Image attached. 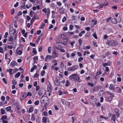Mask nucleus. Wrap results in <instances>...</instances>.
Returning <instances> with one entry per match:
<instances>
[{
    "mask_svg": "<svg viewBox=\"0 0 123 123\" xmlns=\"http://www.w3.org/2000/svg\"><path fill=\"white\" fill-rule=\"evenodd\" d=\"M49 100V98L47 97H45L41 101V103H45L46 104H47L48 103V102Z\"/></svg>",
    "mask_w": 123,
    "mask_h": 123,
    "instance_id": "nucleus-4",
    "label": "nucleus"
},
{
    "mask_svg": "<svg viewBox=\"0 0 123 123\" xmlns=\"http://www.w3.org/2000/svg\"><path fill=\"white\" fill-rule=\"evenodd\" d=\"M111 22L114 24H117V22L116 19L115 18H112V19H111Z\"/></svg>",
    "mask_w": 123,
    "mask_h": 123,
    "instance_id": "nucleus-14",
    "label": "nucleus"
},
{
    "mask_svg": "<svg viewBox=\"0 0 123 123\" xmlns=\"http://www.w3.org/2000/svg\"><path fill=\"white\" fill-rule=\"evenodd\" d=\"M47 120V118L45 117H43L42 118V122L43 123H45Z\"/></svg>",
    "mask_w": 123,
    "mask_h": 123,
    "instance_id": "nucleus-24",
    "label": "nucleus"
},
{
    "mask_svg": "<svg viewBox=\"0 0 123 123\" xmlns=\"http://www.w3.org/2000/svg\"><path fill=\"white\" fill-rule=\"evenodd\" d=\"M68 78L70 80L75 82L80 83L81 81L80 77L76 74H72L68 77Z\"/></svg>",
    "mask_w": 123,
    "mask_h": 123,
    "instance_id": "nucleus-1",
    "label": "nucleus"
},
{
    "mask_svg": "<svg viewBox=\"0 0 123 123\" xmlns=\"http://www.w3.org/2000/svg\"><path fill=\"white\" fill-rule=\"evenodd\" d=\"M110 63L111 62L110 61H109L107 63H103V66L104 67H105L106 66H110L111 64Z\"/></svg>",
    "mask_w": 123,
    "mask_h": 123,
    "instance_id": "nucleus-10",
    "label": "nucleus"
},
{
    "mask_svg": "<svg viewBox=\"0 0 123 123\" xmlns=\"http://www.w3.org/2000/svg\"><path fill=\"white\" fill-rule=\"evenodd\" d=\"M8 48H9L10 49H12L13 48V47L12 45H8L7 46Z\"/></svg>",
    "mask_w": 123,
    "mask_h": 123,
    "instance_id": "nucleus-63",
    "label": "nucleus"
},
{
    "mask_svg": "<svg viewBox=\"0 0 123 123\" xmlns=\"http://www.w3.org/2000/svg\"><path fill=\"white\" fill-rule=\"evenodd\" d=\"M36 16H34L32 18L31 21L30 23L31 24H32L33 22L34 21V20L36 18Z\"/></svg>",
    "mask_w": 123,
    "mask_h": 123,
    "instance_id": "nucleus-21",
    "label": "nucleus"
},
{
    "mask_svg": "<svg viewBox=\"0 0 123 123\" xmlns=\"http://www.w3.org/2000/svg\"><path fill=\"white\" fill-rule=\"evenodd\" d=\"M116 118V115L114 114H112L111 118V120L112 121H113L115 123V120Z\"/></svg>",
    "mask_w": 123,
    "mask_h": 123,
    "instance_id": "nucleus-8",
    "label": "nucleus"
},
{
    "mask_svg": "<svg viewBox=\"0 0 123 123\" xmlns=\"http://www.w3.org/2000/svg\"><path fill=\"white\" fill-rule=\"evenodd\" d=\"M108 94L110 95H111L110 96L113 97H114V94L112 93L109 92L108 93Z\"/></svg>",
    "mask_w": 123,
    "mask_h": 123,
    "instance_id": "nucleus-59",
    "label": "nucleus"
},
{
    "mask_svg": "<svg viewBox=\"0 0 123 123\" xmlns=\"http://www.w3.org/2000/svg\"><path fill=\"white\" fill-rule=\"evenodd\" d=\"M108 3L106 2V4H105V3H104V4L103 5H99V7L100 8H101L103 7V6H107L108 5Z\"/></svg>",
    "mask_w": 123,
    "mask_h": 123,
    "instance_id": "nucleus-16",
    "label": "nucleus"
},
{
    "mask_svg": "<svg viewBox=\"0 0 123 123\" xmlns=\"http://www.w3.org/2000/svg\"><path fill=\"white\" fill-rule=\"evenodd\" d=\"M33 107H30L29 109V111L30 112H31L33 111Z\"/></svg>",
    "mask_w": 123,
    "mask_h": 123,
    "instance_id": "nucleus-42",
    "label": "nucleus"
},
{
    "mask_svg": "<svg viewBox=\"0 0 123 123\" xmlns=\"http://www.w3.org/2000/svg\"><path fill=\"white\" fill-rule=\"evenodd\" d=\"M1 112L2 115L4 114L5 113V111L3 108L1 109Z\"/></svg>",
    "mask_w": 123,
    "mask_h": 123,
    "instance_id": "nucleus-29",
    "label": "nucleus"
},
{
    "mask_svg": "<svg viewBox=\"0 0 123 123\" xmlns=\"http://www.w3.org/2000/svg\"><path fill=\"white\" fill-rule=\"evenodd\" d=\"M47 16H49V14H50V10L49 8H47Z\"/></svg>",
    "mask_w": 123,
    "mask_h": 123,
    "instance_id": "nucleus-55",
    "label": "nucleus"
},
{
    "mask_svg": "<svg viewBox=\"0 0 123 123\" xmlns=\"http://www.w3.org/2000/svg\"><path fill=\"white\" fill-rule=\"evenodd\" d=\"M8 55V54H5V58L6 59H9V62L8 63V64H9V63H10V60L9 57L8 58V55Z\"/></svg>",
    "mask_w": 123,
    "mask_h": 123,
    "instance_id": "nucleus-27",
    "label": "nucleus"
},
{
    "mask_svg": "<svg viewBox=\"0 0 123 123\" xmlns=\"http://www.w3.org/2000/svg\"><path fill=\"white\" fill-rule=\"evenodd\" d=\"M22 51L21 50H18L17 52V54H22Z\"/></svg>",
    "mask_w": 123,
    "mask_h": 123,
    "instance_id": "nucleus-57",
    "label": "nucleus"
},
{
    "mask_svg": "<svg viewBox=\"0 0 123 123\" xmlns=\"http://www.w3.org/2000/svg\"><path fill=\"white\" fill-rule=\"evenodd\" d=\"M78 67V65H74L72 67H69L68 68L67 70L69 71H73L77 69Z\"/></svg>",
    "mask_w": 123,
    "mask_h": 123,
    "instance_id": "nucleus-3",
    "label": "nucleus"
},
{
    "mask_svg": "<svg viewBox=\"0 0 123 123\" xmlns=\"http://www.w3.org/2000/svg\"><path fill=\"white\" fill-rule=\"evenodd\" d=\"M32 93L31 92H28L27 93V94L26 96H25V98L27 97V96H32Z\"/></svg>",
    "mask_w": 123,
    "mask_h": 123,
    "instance_id": "nucleus-32",
    "label": "nucleus"
},
{
    "mask_svg": "<svg viewBox=\"0 0 123 123\" xmlns=\"http://www.w3.org/2000/svg\"><path fill=\"white\" fill-rule=\"evenodd\" d=\"M54 83L55 85L57 86H59L60 84V82H59L58 80H55Z\"/></svg>",
    "mask_w": 123,
    "mask_h": 123,
    "instance_id": "nucleus-15",
    "label": "nucleus"
},
{
    "mask_svg": "<svg viewBox=\"0 0 123 123\" xmlns=\"http://www.w3.org/2000/svg\"><path fill=\"white\" fill-rule=\"evenodd\" d=\"M31 120L32 121H34L35 120V118L34 117V115H32L31 116Z\"/></svg>",
    "mask_w": 123,
    "mask_h": 123,
    "instance_id": "nucleus-58",
    "label": "nucleus"
},
{
    "mask_svg": "<svg viewBox=\"0 0 123 123\" xmlns=\"http://www.w3.org/2000/svg\"><path fill=\"white\" fill-rule=\"evenodd\" d=\"M34 13V12L33 11H32L31 10V11L30 13V16L31 17H32L33 16V15Z\"/></svg>",
    "mask_w": 123,
    "mask_h": 123,
    "instance_id": "nucleus-28",
    "label": "nucleus"
},
{
    "mask_svg": "<svg viewBox=\"0 0 123 123\" xmlns=\"http://www.w3.org/2000/svg\"><path fill=\"white\" fill-rule=\"evenodd\" d=\"M26 18L28 22L31 19V17L28 15L26 16Z\"/></svg>",
    "mask_w": 123,
    "mask_h": 123,
    "instance_id": "nucleus-45",
    "label": "nucleus"
},
{
    "mask_svg": "<svg viewBox=\"0 0 123 123\" xmlns=\"http://www.w3.org/2000/svg\"><path fill=\"white\" fill-rule=\"evenodd\" d=\"M45 90L44 89H42L39 91L38 93V95L40 96L42 95L43 94V92H45Z\"/></svg>",
    "mask_w": 123,
    "mask_h": 123,
    "instance_id": "nucleus-12",
    "label": "nucleus"
},
{
    "mask_svg": "<svg viewBox=\"0 0 123 123\" xmlns=\"http://www.w3.org/2000/svg\"><path fill=\"white\" fill-rule=\"evenodd\" d=\"M45 73V71L43 70L41 71V75L42 76H43L44 74Z\"/></svg>",
    "mask_w": 123,
    "mask_h": 123,
    "instance_id": "nucleus-40",
    "label": "nucleus"
},
{
    "mask_svg": "<svg viewBox=\"0 0 123 123\" xmlns=\"http://www.w3.org/2000/svg\"><path fill=\"white\" fill-rule=\"evenodd\" d=\"M45 25V24L44 23H42L41 24L40 26L41 28H43Z\"/></svg>",
    "mask_w": 123,
    "mask_h": 123,
    "instance_id": "nucleus-33",
    "label": "nucleus"
},
{
    "mask_svg": "<svg viewBox=\"0 0 123 123\" xmlns=\"http://www.w3.org/2000/svg\"><path fill=\"white\" fill-rule=\"evenodd\" d=\"M92 22L94 21V22L93 23V25H95L97 23V20H92Z\"/></svg>",
    "mask_w": 123,
    "mask_h": 123,
    "instance_id": "nucleus-43",
    "label": "nucleus"
},
{
    "mask_svg": "<svg viewBox=\"0 0 123 123\" xmlns=\"http://www.w3.org/2000/svg\"><path fill=\"white\" fill-rule=\"evenodd\" d=\"M59 13L60 14H63L64 13V11L63 9V8H59Z\"/></svg>",
    "mask_w": 123,
    "mask_h": 123,
    "instance_id": "nucleus-23",
    "label": "nucleus"
},
{
    "mask_svg": "<svg viewBox=\"0 0 123 123\" xmlns=\"http://www.w3.org/2000/svg\"><path fill=\"white\" fill-rule=\"evenodd\" d=\"M19 5V3L18 2H17L16 3V4L14 5V7H17Z\"/></svg>",
    "mask_w": 123,
    "mask_h": 123,
    "instance_id": "nucleus-54",
    "label": "nucleus"
},
{
    "mask_svg": "<svg viewBox=\"0 0 123 123\" xmlns=\"http://www.w3.org/2000/svg\"><path fill=\"white\" fill-rule=\"evenodd\" d=\"M8 41H11V42L13 41V38L12 36H11L9 37V39H8Z\"/></svg>",
    "mask_w": 123,
    "mask_h": 123,
    "instance_id": "nucleus-56",
    "label": "nucleus"
},
{
    "mask_svg": "<svg viewBox=\"0 0 123 123\" xmlns=\"http://www.w3.org/2000/svg\"><path fill=\"white\" fill-rule=\"evenodd\" d=\"M34 60L35 63L38 60V58L37 56L34 57Z\"/></svg>",
    "mask_w": 123,
    "mask_h": 123,
    "instance_id": "nucleus-36",
    "label": "nucleus"
},
{
    "mask_svg": "<svg viewBox=\"0 0 123 123\" xmlns=\"http://www.w3.org/2000/svg\"><path fill=\"white\" fill-rule=\"evenodd\" d=\"M61 102L64 105L66 103L67 104V105L68 106H69L70 104V102L67 101L66 102L65 100L64 99H62L61 100Z\"/></svg>",
    "mask_w": 123,
    "mask_h": 123,
    "instance_id": "nucleus-9",
    "label": "nucleus"
},
{
    "mask_svg": "<svg viewBox=\"0 0 123 123\" xmlns=\"http://www.w3.org/2000/svg\"><path fill=\"white\" fill-rule=\"evenodd\" d=\"M92 43L95 47H97L98 46V45L97 44L96 42H95L94 41H93L92 42Z\"/></svg>",
    "mask_w": 123,
    "mask_h": 123,
    "instance_id": "nucleus-44",
    "label": "nucleus"
},
{
    "mask_svg": "<svg viewBox=\"0 0 123 123\" xmlns=\"http://www.w3.org/2000/svg\"><path fill=\"white\" fill-rule=\"evenodd\" d=\"M39 103V101L37 100L35 102L34 104L36 105H38Z\"/></svg>",
    "mask_w": 123,
    "mask_h": 123,
    "instance_id": "nucleus-46",
    "label": "nucleus"
},
{
    "mask_svg": "<svg viewBox=\"0 0 123 123\" xmlns=\"http://www.w3.org/2000/svg\"><path fill=\"white\" fill-rule=\"evenodd\" d=\"M109 88L112 91H114V86L112 84H110V86L109 87Z\"/></svg>",
    "mask_w": 123,
    "mask_h": 123,
    "instance_id": "nucleus-13",
    "label": "nucleus"
},
{
    "mask_svg": "<svg viewBox=\"0 0 123 123\" xmlns=\"http://www.w3.org/2000/svg\"><path fill=\"white\" fill-rule=\"evenodd\" d=\"M60 67L61 68H62L64 67V64L63 62H61V63Z\"/></svg>",
    "mask_w": 123,
    "mask_h": 123,
    "instance_id": "nucleus-51",
    "label": "nucleus"
},
{
    "mask_svg": "<svg viewBox=\"0 0 123 123\" xmlns=\"http://www.w3.org/2000/svg\"><path fill=\"white\" fill-rule=\"evenodd\" d=\"M96 39H97V37L96 33L93 34L92 35Z\"/></svg>",
    "mask_w": 123,
    "mask_h": 123,
    "instance_id": "nucleus-41",
    "label": "nucleus"
},
{
    "mask_svg": "<svg viewBox=\"0 0 123 123\" xmlns=\"http://www.w3.org/2000/svg\"><path fill=\"white\" fill-rule=\"evenodd\" d=\"M30 44L32 46L35 47L36 46V45L35 43H30Z\"/></svg>",
    "mask_w": 123,
    "mask_h": 123,
    "instance_id": "nucleus-64",
    "label": "nucleus"
},
{
    "mask_svg": "<svg viewBox=\"0 0 123 123\" xmlns=\"http://www.w3.org/2000/svg\"><path fill=\"white\" fill-rule=\"evenodd\" d=\"M14 12L15 10L14 8L12 9H11V13L12 14H13L14 13Z\"/></svg>",
    "mask_w": 123,
    "mask_h": 123,
    "instance_id": "nucleus-38",
    "label": "nucleus"
},
{
    "mask_svg": "<svg viewBox=\"0 0 123 123\" xmlns=\"http://www.w3.org/2000/svg\"><path fill=\"white\" fill-rule=\"evenodd\" d=\"M12 84L14 85H16L17 84V82L15 80H13L12 81Z\"/></svg>",
    "mask_w": 123,
    "mask_h": 123,
    "instance_id": "nucleus-47",
    "label": "nucleus"
},
{
    "mask_svg": "<svg viewBox=\"0 0 123 123\" xmlns=\"http://www.w3.org/2000/svg\"><path fill=\"white\" fill-rule=\"evenodd\" d=\"M20 72H18L14 76L15 78H18L20 75Z\"/></svg>",
    "mask_w": 123,
    "mask_h": 123,
    "instance_id": "nucleus-22",
    "label": "nucleus"
},
{
    "mask_svg": "<svg viewBox=\"0 0 123 123\" xmlns=\"http://www.w3.org/2000/svg\"><path fill=\"white\" fill-rule=\"evenodd\" d=\"M116 91L118 93H121V89L119 87H116Z\"/></svg>",
    "mask_w": 123,
    "mask_h": 123,
    "instance_id": "nucleus-11",
    "label": "nucleus"
},
{
    "mask_svg": "<svg viewBox=\"0 0 123 123\" xmlns=\"http://www.w3.org/2000/svg\"><path fill=\"white\" fill-rule=\"evenodd\" d=\"M67 18L66 17L64 16L62 20V22H65Z\"/></svg>",
    "mask_w": 123,
    "mask_h": 123,
    "instance_id": "nucleus-39",
    "label": "nucleus"
},
{
    "mask_svg": "<svg viewBox=\"0 0 123 123\" xmlns=\"http://www.w3.org/2000/svg\"><path fill=\"white\" fill-rule=\"evenodd\" d=\"M100 87V86L99 85L95 86L93 88L92 90V92H94L96 91H98Z\"/></svg>",
    "mask_w": 123,
    "mask_h": 123,
    "instance_id": "nucleus-5",
    "label": "nucleus"
},
{
    "mask_svg": "<svg viewBox=\"0 0 123 123\" xmlns=\"http://www.w3.org/2000/svg\"><path fill=\"white\" fill-rule=\"evenodd\" d=\"M34 76L35 78H37L38 76V74L37 71L36 73L34 74Z\"/></svg>",
    "mask_w": 123,
    "mask_h": 123,
    "instance_id": "nucleus-53",
    "label": "nucleus"
},
{
    "mask_svg": "<svg viewBox=\"0 0 123 123\" xmlns=\"http://www.w3.org/2000/svg\"><path fill=\"white\" fill-rule=\"evenodd\" d=\"M41 39V37H40V36H39L37 38V39H36L35 41V43H38V42L39 41L40 39Z\"/></svg>",
    "mask_w": 123,
    "mask_h": 123,
    "instance_id": "nucleus-30",
    "label": "nucleus"
},
{
    "mask_svg": "<svg viewBox=\"0 0 123 123\" xmlns=\"http://www.w3.org/2000/svg\"><path fill=\"white\" fill-rule=\"evenodd\" d=\"M88 85L90 86L91 87H93L94 86L93 83L90 82H88Z\"/></svg>",
    "mask_w": 123,
    "mask_h": 123,
    "instance_id": "nucleus-35",
    "label": "nucleus"
},
{
    "mask_svg": "<svg viewBox=\"0 0 123 123\" xmlns=\"http://www.w3.org/2000/svg\"><path fill=\"white\" fill-rule=\"evenodd\" d=\"M75 42L74 40H73L72 42H70V44L72 46H73L74 44L75 43Z\"/></svg>",
    "mask_w": 123,
    "mask_h": 123,
    "instance_id": "nucleus-50",
    "label": "nucleus"
},
{
    "mask_svg": "<svg viewBox=\"0 0 123 123\" xmlns=\"http://www.w3.org/2000/svg\"><path fill=\"white\" fill-rule=\"evenodd\" d=\"M37 66L36 65H34L33 67L31 68L30 71L31 72H33V71L35 69L37 68Z\"/></svg>",
    "mask_w": 123,
    "mask_h": 123,
    "instance_id": "nucleus-17",
    "label": "nucleus"
},
{
    "mask_svg": "<svg viewBox=\"0 0 123 123\" xmlns=\"http://www.w3.org/2000/svg\"><path fill=\"white\" fill-rule=\"evenodd\" d=\"M7 119V116H2L1 118L0 119L1 120H4V119L6 120Z\"/></svg>",
    "mask_w": 123,
    "mask_h": 123,
    "instance_id": "nucleus-25",
    "label": "nucleus"
},
{
    "mask_svg": "<svg viewBox=\"0 0 123 123\" xmlns=\"http://www.w3.org/2000/svg\"><path fill=\"white\" fill-rule=\"evenodd\" d=\"M17 64V63L16 62L13 61L10 64V66L12 68H13L15 66H16Z\"/></svg>",
    "mask_w": 123,
    "mask_h": 123,
    "instance_id": "nucleus-6",
    "label": "nucleus"
},
{
    "mask_svg": "<svg viewBox=\"0 0 123 123\" xmlns=\"http://www.w3.org/2000/svg\"><path fill=\"white\" fill-rule=\"evenodd\" d=\"M85 32V31L84 30L82 31L79 33V35L80 37H81L82 36V34H84Z\"/></svg>",
    "mask_w": 123,
    "mask_h": 123,
    "instance_id": "nucleus-20",
    "label": "nucleus"
},
{
    "mask_svg": "<svg viewBox=\"0 0 123 123\" xmlns=\"http://www.w3.org/2000/svg\"><path fill=\"white\" fill-rule=\"evenodd\" d=\"M52 58V57L49 55H48L45 58V61H47L48 59H49Z\"/></svg>",
    "mask_w": 123,
    "mask_h": 123,
    "instance_id": "nucleus-18",
    "label": "nucleus"
},
{
    "mask_svg": "<svg viewBox=\"0 0 123 123\" xmlns=\"http://www.w3.org/2000/svg\"><path fill=\"white\" fill-rule=\"evenodd\" d=\"M78 41L79 46H81L82 44V40L80 39Z\"/></svg>",
    "mask_w": 123,
    "mask_h": 123,
    "instance_id": "nucleus-34",
    "label": "nucleus"
},
{
    "mask_svg": "<svg viewBox=\"0 0 123 123\" xmlns=\"http://www.w3.org/2000/svg\"><path fill=\"white\" fill-rule=\"evenodd\" d=\"M111 17H110L107 18L106 20V21L107 22H109L110 21L111 19Z\"/></svg>",
    "mask_w": 123,
    "mask_h": 123,
    "instance_id": "nucleus-52",
    "label": "nucleus"
},
{
    "mask_svg": "<svg viewBox=\"0 0 123 123\" xmlns=\"http://www.w3.org/2000/svg\"><path fill=\"white\" fill-rule=\"evenodd\" d=\"M114 111L115 113L116 114L117 118H118L120 115L118 110L117 108H115L114 110Z\"/></svg>",
    "mask_w": 123,
    "mask_h": 123,
    "instance_id": "nucleus-7",
    "label": "nucleus"
},
{
    "mask_svg": "<svg viewBox=\"0 0 123 123\" xmlns=\"http://www.w3.org/2000/svg\"><path fill=\"white\" fill-rule=\"evenodd\" d=\"M106 44L109 46H116L118 44L117 42L114 40H108L106 42Z\"/></svg>",
    "mask_w": 123,
    "mask_h": 123,
    "instance_id": "nucleus-2",
    "label": "nucleus"
},
{
    "mask_svg": "<svg viewBox=\"0 0 123 123\" xmlns=\"http://www.w3.org/2000/svg\"><path fill=\"white\" fill-rule=\"evenodd\" d=\"M70 85V83L69 81L68 80H66L65 83V86L67 87L69 86Z\"/></svg>",
    "mask_w": 123,
    "mask_h": 123,
    "instance_id": "nucleus-26",
    "label": "nucleus"
},
{
    "mask_svg": "<svg viewBox=\"0 0 123 123\" xmlns=\"http://www.w3.org/2000/svg\"><path fill=\"white\" fill-rule=\"evenodd\" d=\"M12 69H7L6 70V71L9 72L10 75H12Z\"/></svg>",
    "mask_w": 123,
    "mask_h": 123,
    "instance_id": "nucleus-19",
    "label": "nucleus"
},
{
    "mask_svg": "<svg viewBox=\"0 0 123 123\" xmlns=\"http://www.w3.org/2000/svg\"><path fill=\"white\" fill-rule=\"evenodd\" d=\"M83 58L82 57H81L79 58L78 59V61L79 62H81V61L83 60Z\"/></svg>",
    "mask_w": 123,
    "mask_h": 123,
    "instance_id": "nucleus-61",
    "label": "nucleus"
},
{
    "mask_svg": "<svg viewBox=\"0 0 123 123\" xmlns=\"http://www.w3.org/2000/svg\"><path fill=\"white\" fill-rule=\"evenodd\" d=\"M51 46H49L48 48V52L49 53H51Z\"/></svg>",
    "mask_w": 123,
    "mask_h": 123,
    "instance_id": "nucleus-31",
    "label": "nucleus"
},
{
    "mask_svg": "<svg viewBox=\"0 0 123 123\" xmlns=\"http://www.w3.org/2000/svg\"><path fill=\"white\" fill-rule=\"evenodd\" d=\"M73 27H74L72 25H70L69 26V29L70 30H72L73 29Z\"/></svg>",
    "mask_w": 123,
    "mask_h": 123,
    "instance_id": "nucleus-60",
    "label": "nucleus"
},
{
    "mask_svg": "<svg viewBox=\"0 0 123 123\" xmlns=\"http://www.w3.org/2000/svg\"><path fill=\"white\" fill-rule=\"evenodd\" d=\"M33 52H34V54H36L37 53V52L35 48H33Z\"/></svg>",
    "mask_w": 123,
    "mask_h": 123,
    "instance_id": "nucleus-62",
    "label": "nucleus"
},
{
    "mask_svg": "<svg viewBox=\"0 0 123 123\" xmlns=\"http://www.w3.org/2000/svg\"><path fill=\"white\" fill-rule=\"evenodd\" d=\"M11 109V107L9 106L6 108V110L7 111H10Z\"/></svg>",
    "mask_w": 123,
    "mask_h": 123,
    "instance_id": "nucleus-37",
    "label": "nucleus"
},
{
    "mask_svg": "<svg viewBox=\"0 0 123 123\" xmlns=\"http://www.w3.org/2000/svg\"><path fill=\"white\" fill-rule=\"evenodd\" d=\"M8 33L7 32L5 33L4 36V37L5 38H6L7 37V36L8 35Z\"/></svg>",
    "mask_w": 123,
    "mask_h": 123,
    "instance_id": "nucleus-48",
    "label": "nucleus"
},
{
    "mask_svg": "<svg viewBox=\"0 0 123 123\" xmlns=\"http://www.w3.org/2000/svg\"><path fill=\"white\" fill-rule=\"evenodd\" d=\"M40 88V86H39L38 85L36 86V91H38Z\"/></svg>",
    "mask_w": 123,
    "mask_h": 123,
    "instance_id": "nucleus-49",
    "label": "nucleus"
}]
</instances>
